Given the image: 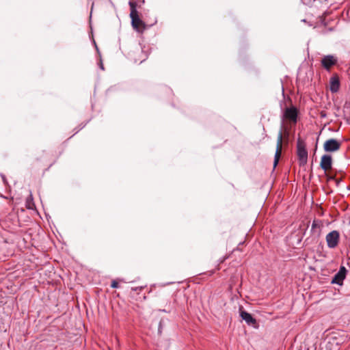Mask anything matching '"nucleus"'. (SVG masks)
Instances as JSON below:
<instances>
[{
	"mask_svg": "<svg viewBox=\"0 0 350 350\" xmlns=\"http://www.w3.org/2000/svg\"><path fill=\"white\" fill-rule=\"evenodd\" d=\"M1 176L2 178V180H3V183H4V184H7L8 182H7L5 176L3 174H1Z\"/></svg>",
	"mask_w": 350,
	"mask_h": 350,
	"instance_id": "nucleus-18",
	"label": "nucleus"
},
{
	"mask_svg": "<svg viewBox=\"0 0 350 350\" xmlns=\"http://www.w3.org/2000/svg\"><path fill=\"white\" fill-rule=\"evenodd\" d=\"M322 66L327 71H329L332 66L336 65L338 62V58L333 55H325L321 59Z\"/></svg>",
	"mask_w": 350,
	"mask_h": 350,
	"instance_id": "nucleus-8",
	"label": "nucleus"
},
{
	"mask_svg": "<svg viewBox=\"0 0 350 350\" xmlns=\"http://www.w3.org/2000/svg\"><path fill=\"white\" fill-rule=\"evenodd\" d=\"M133 291H142L143 289V286H137L131 288Z\"/></svg>",
	"mask_w": 350,
	"mask_h": 350,
	"instance_id": "nucleus-17",
	"label": "nucleus"
},
{
	"mask_svg": "<svg viewBox=\"0 0 350 350\" xmlns=\"http://www.w3.org/2000/svg\"><path fill=\"white\" fill-rule=\"evenodd\" d=\"M85 124H83V126H81L76 132L75 133H77L79 131H80L81 129H82L84 126H85Z\"/></svg>",
	"mask_w": 350,
	"mask_h": 350,
	"instance_id": "nucleus-20",
	"label": "nucleus"
},
{
	"mask_svg": "<svg viewBox=\"0 0 350 350\" xmlns=\"http://www.w3.org/2000/svg\"><path fill=\"white\" fill-rule=\"evenodd\" d=\"M298 118V110L294 107H286L283 113L282 118L290 120L293 123L295 124L297 122Z\"/></svg>",
	"mask_w": 350,
	"mask_h": 350,
	"instance_id": "nucleus-4",
	"label": "nucleus"
},
{
	"mask_svg": "<svg viewBox=\"0 0 350 350\" xmlns=\"http://www.w3.org/2000/svg\"><path fill=\"white\" fill-rule=\"evenodd\" d=\"M305 142L300 137L297 139V154L300 165H304L308 161V151Z\"/></svg>",
	"mask_w": 350,
	"mask_h": 350,
	"instance_id": "nucleus-2",
	"label": "nucleus"
},
{
	"mask_svg": "<svg viewBox=\"0 0 350 350\" xmlns=\"http://www.w3.org/2000/svg\"><path fill=\"white\" fill-rule=\"evenodd\" d=\"M283 127H284V124L282 122L281 129L279 131V132L278 133V137H277L276 150H275L274 161H273V167L274 168L277 166L279 159H280V154H281L282 144V140H283V133H282Z\"/></svg>",
	"mask_w": 350,
	"mask_h": 350,
	"instance_id": "nucleus-3",
	"label": "nucleus"
},
{
	"mask_svg": "<svg viewBox=\"0 0 350 350\" xmlns=\"http://www.w3.org/2000/svg\"><path fill=\"white\" fill-rule=\"evenodd\" d=\"M332 166V157L329 154H323L321 159L320 167L325 172L331 169Z\"/></svg>",
	"mask_w": 350,
	"mask_h": 350,
	"instance_id": "nucleus-9",
	"label": "nucleus"
},
{
	"mask_svg": "<svg viewBox=\"0 0 350 350\" xmlns=\"http://www.w3.org/2000/svg\"><path fill=\"white\" fill-rule=\"evenodd\" d=\"M118 286V283L116 280H113L111 284V287L113 288H117Z\"/></svg>",
	"mask_w": 350,
	"mask_h": 350,
	"instance_id": "nucleus-15",
	"label": "nucleus"
},
{
	"mask_svg": "<svg viewBox=\"0 0 350 350\" xmlns=\"http://www.w3.org/2000/svg\"><path fill=\"white\" fill-rule=\"evenodd\" d=\"M340 79L337 74L333 75L329 81V89L332 93H336L340 88Z\"/></svg>",
	"mask_w": 350,
	"mask_h": 350,
	"instance_id": "nucleus-10",
	"label": "nucleus"
},
{
	"mask_svg": "<svg viewBox=\"0 0 350 350\" xmlns=\"http://www.w3.org/2000/svg\"><path fill=\"white\" fill-rule=\"evenodd\" d=\"M33 206H34V203L33 202L32 195L30 194L26 201V207L28 209H33Z\"/></svg>",
	"mask_w": 350,
	"mask_h": 350,
	"instance_id": "nucleus-13",
	"label": "nucleus"
},
{
	"mask_svg": "<svg viewBox=\"0 0 350 350\" xmlns=\"http://www.w3.org/2000/svg\"><path fill=\"white\" fill-rule=\"evenodd\" d=\"M347 273V269L344 266H341L338 271L333 277L331 283L342 286L343 284V281L346 278Z\"/></svg>",
	"mask_w": 350,
	"mask_h": 350,
	"instance_id": "nucleus-7",
	"label": "nucleus"
},
{
	"mask_svg": "<svg viewBox=\"0 0 350 350\" xmlns=\"http://www.w3.org/2000/svg\"><path fill=\"white\" fill-rule=\"evenodd\" d=\"M99 67L101 70H104V66H103V62L101 61L99 64Z\"/></svg>",
	"mask_w": 350,
	"mask_h": 350,
	"instance_id": "nucleus-19",
	"label": "nucleus"
},
{
	"mask_svg": "<svg viewBox=\"0 0 350 350\" xmlns=\"http://www.w3.org/2000/svg\"><path fill=\"white\" fill-rule=\"evenodd\" d=\"M240 317L248 325H254L256 323V320L249 312L241 310L240 311Z\"/></svg>",
	"mask_w": 350,
	"mask_h": 350,
	"instance_id": "nucleus-12",
	"label": "nucleus"
},
{
	"mask_svg": "<svg viewBox=\"0 0 350 350\" xmlns=\"http://www.w3.org/2000/svg\"><path fill=\"white\" fill-rule=\"evenodd\" d=\"M162 324H163V321H160L159 323V327H158V331L159 333H161V330H162Z\"/></svg>",
	"mask_w": 350,
	"mask_h": 350,
	"instance_id": "nucleus-16",
	"label": "nucleus"
},
{
	"mask_svg": "<svg viewBox=\"0 0 350 350\" xmlns=\"http://www.w3.org/2000/svg\"><path fill=\"white\" fill-rule=\"evenodd\" d=\"M340 239V234L337 230H332L326 235L327 245L329 248L337 247Z\"/></svg>",
	"mask_w": 350,
	"mask_h": 350,
	"instance_id": "nucleus-5",
	"label": "nucleus"
},
{
	"mask_svg": "<svg viewBox=\"0 0 350 350\" xmlns=\"http://www.w3.org/2000/svg\"><path fill=\"white\" fill-rule=\"evenodd\" d=\"M340 183V180H336V184L338 185Z\"/></svg>",
	"mask_w": 350,
	"mask_h": 350,
	"instance_id": "nucleus-22",
	"label": "nucleus"
},
{
	"mask_svg": "<svg viewBox=\"0 0 350 350\" xmlns=\"http://www.w3.org/2000/svg\"><path fill=\"white\" fill-rule=\"evenodd\" d=\"M322 221L319 219H314L311 226V233L313 236L319 237L321 232Z\"/></svg>",
	"mask_w": 350,
	"mask_h": 350,
	"instance_id": "nucleus-11",
	"label": "nucleus"
},
{
	"mask_svg": "<svg viewBox=\"0 0 350 350\" xmlns=\"http://www.w3.org/2000/svg\"><path fill=\"white\" fill-rule=\"evenodd\" d=\"M286 136H288V131H286Z\"/></svg>",
	"mask_w": 350,
	"mask_h": 350,
	"instance_id": "nucleus-21",
	"label": "nucleus"
},
{
	"mask_svg": "<svg viewBox=\"0 0 350 350\" xmlns=\"http://www.w3.org/2000/svg\"><path fill=\"white\" fill-rule=\"evenodd\" d=\"M129 4L131 8L130 17L131 18L132 27L137 31L142 32L146 29V25L139 16L138 12L136 9V3L130 1Z\"/></svg>",
	"mask_w": 350,
	"mask_h": 350,
	"instance_id": "nucleus-1",
	"label": "nucleus"
},
{
	"mask_svg": "<svg viewBox=\"0 0 350 350\" xmlns=\"http://www.w3.org/2000/svg\"><path fill=\"white\" fill-rule=\"evenodd\" d=\"M341 146V143L336 139L331 138L326 140L323 144V149L325 152L338 151Z\"/></svg>",
	"mask_w": 350,
	"mask_h": 350,
	"instance_id": "nucleus-6",
	"label": "nucleus"
},
{
	"mask_svg": "<svg viewBox=\"0 0 350 350\" xmlns=\"http://www.w3.org/2000/svg\"><path fill=\"white\" fill-rule=\"evenodd\" d=\"M140 52H141V53L142 55V58L141 59H139V63H142L146 59V58L147 57V55L144 53V51H143L142 49H140Z\"/></svg>",
	"mask_w": 350,
	"mask_h": 350,
	"instance_id": "nucleus-14",
	"label": "nucleus"
}]
</instances>
